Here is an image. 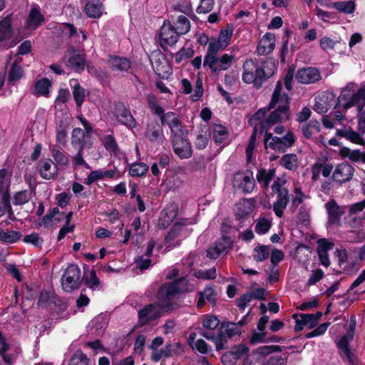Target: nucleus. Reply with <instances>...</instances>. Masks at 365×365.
Wrapping results in <instances>:
<instances>
[{
  "label": "nucleus",
  "mask_w": 365,
  "mask_h": 365,
  "mask_svg": "<svg viewBox=\"0 0 365 365\" xmlns=\"http://www.w3.org/2000/svg\"><path fill=\"white\" fill-rule=\"evenodd\" d=\"M228 137L227 129L220 124L213 125V138L215 143L218 145L225 143Z\"/></svg>",
  "instance_id": "58836bf2"
},
{
  "label": "nucleus",
  "mask_w": 365,
  "mask_h": 365,
  "mask_svg": "<svg viewBox=\"0 0 365 365\" xmlns=\"http://www.w3.org/2000/svg\"><path fill=\"white\" fill-rule=\"evenodd\" d=\"M148 165L144 163H134L130 165L129 175L132 177H141L148 171Z\"/></svg>",
  "instance_id": "49530a36"
},
{
  "label": "nucleus",
  "mask_w": 365,
  "mask_h": 365,
  "mask_svg": "<svg viewBox=\"0 0 365 365\" xmlns=\"http://www.w3.org/2000/svg\"><path fill=\"white\" fill-rule=\"evenodd\" d=\"M65 59L68 67L76 71H83L84 69L85 59L83 55L73 52L72 53H69V56H66Z\"/></svg>",
  "instance_id": "bb28decb"
},
{
  "label": "nucleus",
  "mask_w": 365,
  "mask_h": 365,
  "mask_svg": "<svg viewBox=\"0 0 365 365\" xmlns=\"http://www.w3.org/2000/svg\"><path fill=\"white\" fill-rule=\"evenodd\" d=\"M254 207L255 203L253 200H242L236 205L235 214L238 217H243L250 215Z\"/></svg>",
  "instance_id": "473e14b6"
},
{
  "label": "nucleus",
  "mask_w": 365,
  "mask_h": 365,
  "mask_svg": "<svg viewBox=\"0 0 365 365\" xmlns=\"http://www.w3.org/2000/svg\"><path fill=\"white\" fill-rule=\"evenodd\" d=\"M184 134L173 135L172 138L174 152L181 159L189 158L192 153L191 145L184 137Z\"/></svg>",
  "instance_id": "4468645a"
},
{
  "label": "nucleus",
  "mask_w": 365,
  "mask_h": 365,
  "mask_svg": "<svg viewBox=\"0 0 365 365\" xmlns=\"http://www.w3.org/2000/svg\"><path fill=\"white\" fill-rule=\"evenodd\" d=\"M92 326L96 330L104 329L108 324V319L106 314H101L96 317L92 321Z\"/></svg>",
  "instance_id": "338daca9"
},
{
  "label": "nucleus",
  "mask_w": 365,
  "mask_h": 365,
  "mask_svg": "<svg viewBox=\"0 0 365 365\" xmlns=\"http://www.w3.org/2000/svg\"><path fill=\"white\" fill-rule=\"evenodd\" d=\"M73 215L72 212H69L65 217V225L58 232V240H62L67 233L71 232L74 230V225H70V222Z\"/></svg>",
  "instance_id": "13d9d810"
},
{
  "label": "nucleus",
  "mask_w": 365,
  "mask_h": 365,
  "mask_svg": "<svg viewBox=\"0 0 365 365\" xmlns=\"http://www.w3.org/2000/svg\"><path fill=\"white\" fill-rule=\"evenodd\" d=\"M161 121L168 125L173 135L185 133V130L179 120L178 114L168 112L161 117Z\"/></svg>",
  "instance_id": "412c9836"
},
{
  "label": "nucleus",
  "mask_w": 365,
  "mask_h": 365,
  "mask_svg": "<svg viewBox=\"0 0 365 365\" xmlns=\"http://www.w3.org/2000/svg\"><path fill=\"white\" fill-rule=\"evenodd\" d=\"M115 116L122 125H124L130 130H133L137 125V123L130 110L123 105H120L117 107Z\"/></svg>",
  "instance_id": "5701e85b"
},
{
  "label": "nucleus",
  "mask_w": 365,
  "mask_h": 365,
  "mask_svg": "<svg viewBox=\"0 0 365 365\" xmlns=\"http://www.w3.org/2000/svg\"><path fill=\"white\" fill-rule=\"evenodd\" d=\"M186 277H180L170 284H164L158 292V304H151L141 309L139 319L143 324L160 316L161 309L170 311L175 304V295L179 292L188 290Z\"/></svg>",
  "instance_id": "f257e3e1"
},
{
  "label": "nucleus",
  "mask_w": 365,
  "mask_h": 365,
  "mask_svg": "<svg viewBox=\"0 0 365 365\" xmlns=\"http://www.w3.org/2000/svg\"><path fill=\"white\" fill-rule=\"evenodd\" d=\"M264 133H265L264 141L266 148H269L274 150L283 152L292 146L294 142V137L292 133H287L282 138L274 137L272 133H267V130Z\"/></svg>",
  "instance_id": "9b49d317"
},
{
  "label": "nucleus",
  "mask_w": 365,
  "mask_h": 365,
  "mask_svg": "<svg viewBox=\"0 0 365 365\" xmlns=\"http://www.w3.org/2000/svg\"><path fill=\"white\" fill-rule=\"evenodd\" d=\"M17 354V350L6 343L4 337L0 332V355L4 361V364L0 365H12Z\"/></svg>",
  "instance_id": "aec40b11"
},
{
  "label": "nucleus",
  "mask_w": 365,
  "mask_h": 365,
  "mask_svg": "<svg viewBox=\"0 0 365 365\" xmlns=\"http://www.w3.org/2000/svg\"><path fill=\"white\" fill-rule=\"evenodd\" d=\"M271 227L272 222L270 220L265 217H261L256 223L255 232L259 235H264L270 230Z\"/></svg>",
  "instance_id": "6e6d98bb"
},
{
  "label": "nucleus",
  "mask_w": 365,
  "mask_h": 365,
  "mask_svg": "<svg viewBox=\"0 0 365 365\" xmlns=\"http://www.w3.org/2000/svg\"><path fill=\"white\" fill-rule=\"evenodd\" d=\"M177 209L175 206L170 205L165 208L160 213L159 218V226L161 227H168L176 217Z\"/></svg>",
  "instance_id": "c85d7f7f"
},
{
  "label": "nucleus",
  "mask_w": 365,
  "mask_h": 365,
  "mask_svg": "<svg viewBox=\"0 0 365 365\" xmlns=\"http://www.w3.org/2000/svg\"><path fill=\"white\" fill-rule=\"evenodd\" d=\"M44 21V17L41 13L39 8L34 6L29 14L26 21L27 27L30 29H36Z\"/></svg>",
  "instance_id": "cd10ccee"
},
{
  "label": "nucleus",
  "mask_w": 365,
  "mask_h": 365,
  "mask_svg": "<svg viewBox=\"0 0 365 365\" xmlns=\"http://www.w3.org/2000/svg\"><path fill=\"white\" fill-rule=\"evenodd\" d=\"M274 175L275 170L274 168L268 170L260 169L258 170L256 178L261 187L263 188H267L270 181L274 179Z\"/></svg>",
  "instance_id": "f704fd0d"
},
{
  "label": "nucleus",
  "mask_w": 365,
  "mask_h": 365,
  "mask_svg": "<svg viewBox=\"0 0 365 365\" xmlns=\"http://www.w3.org/2000/svg\"><path fill=\"white\" fill-rule=\"evenodd\" d=\"M179 35H183L187 34L190 29V24L189 20L185 16L180 15L178 17L175 23V27H174Z\"/></svg>",
  "instance_id": "de8ad7c7"
},
{
  "label": "nucleus",
  "mask_w": 365,
  "mask_h": 365,
  "mask_svg": "<svg viewBox=\"0 0 365 365\" xmlns=\"http://www.w3.org/2000/svg\"><path fill=\"white\" fill-rule=\"evenodd\" d=\"M31 197V192L29 190H23L16 192L14 196L13 203L14 205H24L29 202Z\"/></svg>",
  "instance_id": "052dcab7"
},
{
  "label": "nucleus",
  "mask_w": 365,
  "mask_h": 365,
  "mask_svg": "<svg viewBox=\"0 0 365 365\" xmlns=\"http://www.w3.org/2000/svg\"><path fill=\"white\" fill-rule=\"evenodd\" d=\"M320 71L315 67H307L298 70V83L303 84L315 83L320 81Z\"/></svg>",
  "instance_id": "a211bd4d"
},
{
  "label": "nucleus",
  "mask_w": 365,
  "mask_h": 365,
  "mask_svg": "<svg viewBox=\"0 0 365 365\" xmlns=\"http://www.w3.org/2000/svg\"><path fill=\"white\" fill-rule=\"evenodd\" d=\"M225 48V46L220 43L216 38H212L208 41L207 50L205 57L217 56L220 51H224Z\"/></svg>",
  "instance_id": "37998d69"
},
{
  "label": "nucleus",
  "mask_w": 365,
  "mask_h": 365,
  "mask_svg": "<svg viewBox=\"0 0 365 365\" xmlns=\"http://www.w3.org/2000/svg\"><path fill=\"white\" fill-rule=\"evenodd\" d=\"M11 34V18L6 16L0 21V41L4 40Z\"/></svg>",
  "instance_id": "5fc2aeb1"
},
{
  "label": "nucleus",
  "mask_w": 365,
  "mask_h": 365,
  "mask_svg": "<svg viewBox=\"0 0 365 365\" xmlns=\"http://www.w3.org/2000/svg\"><path fill=\"white\" fill-rule=\"evenodd\" d=\"M269 319V317H267L266 315H263L259 319V321L257 324V329L259 330V332L258 333L255 332L253 334V335L250 339L251 344H255L257 342H262V332L264 330L265 326H266L267 323L268 322Z\"/></svg>",
  "instance_id": "a18cd8bd"
},
{
  "label": "nucleus",
  "mask_w": 365,
  "mask_h": 365,
  "mask_svg": "<svg viewBox=\"0 0 365 365\" xmlns=\"http://www.w3.org/2000/svg\"><path fill=\"white\" fill-rule=\"evenodd\" d=\"M334 98L331 92L325 91L319 93L315 98L314 110L319 113H327L331 107Z\"/></svg>",
  "instance_id": "f3484780"
},
{
  "label": "nucleus",
  "mask_w": 365,
  "mask_h": 365,
  "mask_svg": "<svg viewBox=\"0 0 365 365\" xmlns=\"http://www.w3.org/2000/svg\"><path fill=\"white\" fill-rule=\"evenodd\" d=\"M11 173L6 169L0 170V190L6 192L10 185Z\"/></svg>",
  "instance_id": "680f3d73"
},
{
  "label": "nucleus",
  "mask_w": 365,
  "mask_h": 365,
  "mask_svg": "<svg viewBox=\"0 0 365 365\" xmlns=\"http://www.w3.org/2000/svg\"><path fill=\"white\" fill-rule=\"evenodd\" d=\"M66 215L63 212H61L58 207H54L43 217L42 222L46 227H51L62 221L63 219L65 220Z\"/></svg>",
  "instance_id": "7c9ffc66"
},
{
  "label": "nucleus",
  "mask_w": 365,
  "mask_h": 365,
  "mask_svg": "<svg viewBox=\"0 0 365 365\" xmlns=\"http://www.w3.org/2000/svg\"><path fill=\"white\" fill-rule=\"evenodd\" d=\"M179 36L169 21H164L159 34L162 46L174 45L178 41Z\"/></svg>",
  "instance_id": "dca6fc26"
},
{
  "label": "nucleus",
  "mask_w": 365,
  "mask_h": 365,
  "mask_svg": "<svg viewBox=\"0 0 365 365\" xmlns=\"http://www.w3.org/2000/svg\"><path fill=\"white\" fill-rule=\"evenodd\" d=\"M281 165L289 170H293L297 165V155H285L281 160Z\"/></svg>",
  "instance_id": "69168bd1"
},
{
  "label": "nucleus",
  "mask_w": 365,
  "mask_h": 365,
  "mask_svg": "<svg viewBox=\"0 0 365 365\" xmlns=\"http://www.w3.org/2000/svg\"><path fill=\"white\" fill-rule=\"evenodd\" d=\"M22 235L20 232L14 230H4L0 228V241L4 243H14L17 242Z\"/></svg>",
  "instance_id": "a19ab883"
},
{
  "label": "nucleus",
  "mask_w": 365,
  "mask_h": 365,
  "mask_svg": "<svg viewBox=\"0 0 365 365\" xmlns=\"http://www.w3.org/2000/svg\"><path fill=\"white\" fill-rule=\"evenodd\" d=\"M101 142L107 151L110 155L118 156L120 154V150L118 148L117 143L113 135H106L101 138Z\"/></svg>",
  "instance_id": "e433bc0d"
},
{
  "label": "nucleus",
  "mask_w": 365,
  "mask_h": 365,
  "mask_svg": "<svg viewBox=\"0 0 365 365\" xmlns=\"http://www.w3.org/2000/svg\"><path fill=\"white\" fill-rule=\"evenodd\" d=\"M270 253L269 246L260 245L256 247L253 250V257L257 262H262L267 259Z\"/></svg>",
  "instance_id": "603ef678"
},
{
  "label": "nucleus",
  "mask_w": 365,
  "mask_h": 365,
  "mask_svg": "<svg viewBox=\"0 0 365 365\" xmlns=\"http://www.w3.org/2000/svg\"><path fill=\"white\" fill-rule=\"evenodd\" d=\"M245 316L242 319L238 322V323L227 322L222 324L221 332L224 333L228 337H232L240 334V327L245 324Z\"/></svg>",
  "instance_id": "c756f323"
},
{
  "label": "nucleus",
  "mask_w": 365,
  "mask_h": 365,
  "mask_svg": "<svg viewBox=\"0 0 365 365\" xmlns=\"http://www.w3.org/2000/svg\"><path fill=\"white\" fill-rule=\"evenodd\" d=\"M342 158H346L353 163H365V152L359 149L351 150L344 147L340 150Z\"/></svg>",
  "instance_id": "a878e982"
},
{
  "label": "nucleus",
  "mask_w": 365,
  "mask_h": 365,
  "mask_svg": "<svg viewBox=\"0 0 365 365\" xmlns=\"http://www.w3.org/2000/svg\"><path fill=\"white\" fill-rule=\"evenodd\" d=\"M276 38L272 33H266L259 40L257 51L259 55H267L272 52L275 47Z\"/></svg>",
  "instance_id": "4be33fe9"
},
{
  "label": "nucleus",
  "mask_w": 365,
  "mask_h": 365,
  "mask_svg": "<svg viewBox=\"0 0 365 365\" xmlns=\"http://www.w3.org/2000/svg\"><path fill=\"white\" fill-rule=\"evenodd\" d=\"M113 71H126L130 67V63L128 58L119 56H111L108 61Z\"/></svg>",
  "instance_id": "c9c22d12"
},
{
  "label": "nucleus",
  "mask_w": 365,
  "mask_h": 365,
  "mask_svg": "<svg viewBox=\"0 0 365 365\" xmlns=\"http://www.w3.org/2000/svg\"><path fill=\"white\" fill-rule=\"evenodd\" d=\"M235 60V56L224 53L220 56L205 57L203 66L209 68L213 75H218L220 72L227 71Z\"/></svg>",
  "instance_id": "6e6552de"
},
{
  "label": "nucleus",
  "mask_w": 365,
  "mask_h": 365,
  "mask_svg": "<svg viewBox=\"0 0 365 365\" xmlns=\"http://www.w3.org/2000/svg\"><path fill=\"white\" fill-rule=\"evenodd\" d=\"M81 128H74L72 132V144L77 146L78 148H83V140L86 136H89Z\"/></svg>",
  "instance_id": "8fccbe9b"
},
{
  "label": "nucleus",
  "mask_w": 365,
  "mask_h": 365,
  "mask_svg": "<svg viewBox=\"0 0 365 365\" xmlns=\"http://www.w3.org/2000/svg\"><path fill=\"white\" fill-rule=\"evenodd\" d=\"M201 334L204 337H205L207 339L213 341L215 344L216 349L217 351L225 349L227 340L223 336H222V335L216 336L213 334H209L207 332H203Z\"/></svg>",
  "instance_id": "3c124183"
},
{
  "label": "nucleus",
  "mask_w": 365,
  "mask_h": 365,
  "mask_svg": "<svg viewBox=\"0 0 365 365\" xmlns=\"http://www.w3.org/2000/svg\"><path fill=\"white\" fill-rule=\"evenodd\" d=\"M294 73L295 66L292 65L284 77V83L279 81L276 84L269 107L266 108L267 110L275 108L269 115L270 123L282 122L289 118V103Z\"/></svg>",
  "instance_id": "f03ea898"
},
{
  "label": "nucleus",
  "mask_w": 365,
  "mask_h": 365,
  "mask_svg": "<svg viewBox=\"0 0 365 365\" xmlns=\"http://www.w3.org/2000/svg\"><path fill=\"white\" fill-rule=\"evenodd\" d=\"M232 34V28H226L220 31L219 36L216 39L227 48L230 44V40Z\"/></svg>",
  "instance_id": "bf43d9fd"
},
{
  "label": "nucleus",
  "mask_w": 365,
  "mask_h": 365,
  "mask_svg": "<svg viewBox=\"0 0 365 365\" xmlns=\"http://www.w3.org/2000/svg\"><path fill=\"white\" fill-rule=\"evenodd\" d=\"M145 136L151 142H157L163 136V130L157 123H149L147 125Z\"/></svg>",
  "instance_id": "72a5a7b5"
},
{
  "label": "nucleus",
  "mask_w": 365,
  "mask_h": 365,
  "mask_svg": "<svg viewBox=\"0 0 365 365\" xmlns=\"http://www.w3.org/2000/svg\"><path fill=\"white\" fill-rule=\"evenodd\" d=\"M365 134V110H358L357 114V131L350 126H344L337 129L336 135L338 137L344 138L352 143L364 145L365 140L363 135Z\"/></svg>",
  "instance_id": "0eeeda50"
},
{
  "label": "nucleus",
  "mask_w": 365,
  "mask_h": 365,
  "mask_svg": "<svg viewBox=\"0 0 365 365\" xmlns=\"http://www.w3.org/2000/svg\"><path fill=\"white\" fill-rule=\"evenodd\" d=\"M215 0H200V5L197 8V12L199 14H206L211 11L213 9Z\"/></svg>",
  "instance_id": "774afa93"
},
{
  "label": "nucleus",
  "mask_w": 365,
  "mask_h": 365,
  "mask_svg": "<svg viewBox=\"0 0 365 365\" xmlns=\"http://www.w3.org/2000/svg\"><path fill=\"white\" fill-rule=\"evenodd\" d=\"M21 61V59L18 57L12 64L9 73V81L10 82L14 83L22 77L23 71L21 67L19 66Z\"/></svg>",
  "instance_id": "c03bdc74"
},
{
  "label": "nucleus",
  "mask_w": 365,
  "mask_h": 365,
  "mask_svg": "<svg viewBox=\"0 0 365 365\" xmlns=\"http://www.w3.org/2000/svg\"><path fill=\"white\" fill-rule=\"evenodd\" d=\"M40 175L46 180L53 179L58 173V168L51 159H43L38 163Z\"/></svg>",
  "instance_id": "b1692460"
},
{
  "label": "nucleus",
  "mask_w": 365,
  "mask_h": 365,
  "mask_svg": "<svg viewBox=\"0 0 365 365\" xmlns=\"http://www.w3.org/2000/svg\"><path fill=\"white\" fill-rule=\"evenodd\" d=\"M303 325L308 326L309 328L314 327L316 326V319H314V314H298V331L302 329V326Z\"/></svg>",
  "instance_id": "09e8293b"
},
{
  "label": "nucleus",
  "mask_w": 365,
  "mask_h": 365,
  "mask_svg": "<svg viewBox=\"0 0 365 365\" xmlns=\"http://www.w3.org/2000/svg\"><path fill=\"white\" fill-rule=\"evenodd\" d=\"M51 155L54 160L60 165H67L69 163V158L64 153L63 149L57 145H53L51 148Z\"/></svg>",
  "instance_id": "ea45409f"
},
{
  "label": "nucleus",
  "mask_w": 365,
  "mask_h": 365,
  "mask_svg": "<svg viewBox=\"0 0 365 365\" xmlns=\"http://www.w3.org/2000/svg\"><path fill=\"white\" fill-rule=\"evenodd\" d=\"M88 359L81 350H77L71 359L70 365H88Z\"/></svg>",
  "instance_id": "e2e57ef3"
},
{
  "label": "nucleus",
  "mask_w": 365,
  "mask_h": 365,
  "mask_svg": "<svg viewBox=\"0 0 365 365\" xmlns=\"http://www.w3.org/2000/svg\"><path fill=\"white\" fill-rule=\"evenodd\" d=\"M73 215L72 212H69L65 217V225L58 232V240H62L67 233L71 232L74 230V225H70V222Z\"/></svg>",
  "instance_id": "4d7b16f0"
},
{
  "label": "nucleus",
  "mask_w": 365,
  "mask_h": 365,
  "mask_svg": "<svg viewBox=\"0 0 365 365\" xmlns=\"http://www.w3.org/2000/svg\"><path fill=\"white\" fill-rule=\"evenodd\" d=\"M220 324V320L212 315H207L202 322V326L205 329L213 330L216 329Z\"/></svg>",
  "instance_id": "0e129e2a"
},
{
  "label": "nucleus",
  "mask_w": 365,
  "mask_h": 365,
  "mask_svg": "<svg viewBox=\"0 0 365 365\" xmlns=\"http://www.w3.org/2000/svg\"><path fill=\"white\" fill-rule=\"evenodd\" d=\"M274 73V63L267 61L261 67L252 59L245 61L242 66V79L244 83L253 84L255 88L261 87L263 81Z\"/></svg>",
  "instance_id": "7ed1b4c3"
},
{
  "label": "nucleus",
  "mask_w": 365,
  "mask_h": 365,
  "mask_svg": "<svg viewBox=\"0 0 365 365\" xmlns=\"http://www.w3.org/2000/svg\"><path fill=\"white\" fill-rule=\"evenodd\" d=\"M267 113V110L266 108H260L249 120L250 125L253 127V133L246 148L247 162H250L252 160V155L255 148L257 133H263L276 123L269 122V116L266 118Z\"/></svg>",
  "instance_id": "423d86ee"
},
{
  "label": "nucleus",
  "mask_w": 365,
  "mask_h": 365,
  "mask_svg": "<svg viewBox=\"0 0 365 365\" xmlns=\"http://www.w3.org/2000/svg\"><path fill=\"white\" fill-rule=\"evenodd\" d=\"M354 168L348 163L338 165L333 172V179L339 183H344L351 180Z\"/></svg>",
  "instance_id": "6ab92c4d"
},
{
  "label": "nucleus",
  "mask_w": 365,
  "mask_h": 365,
  "mask_svg": "<svg viewBox=\"0 0 365 365\" xmlns=\"http://www.w3.org/2000/svg\"><path fill=\"white\" fill-rule=\"evenodd\" d=\"M332 6L339 12L346 14H351L354 13L356 9L354 1L351 0L334 2L333 3Z\"/></svg>",
  "instance_id": "4c0bfd02"
},
{
  "label": "nucleus",
  "mask_w": 365,
  "mask_h": 365,
  "mask_svg": "<svg viewBox=\"0 0 365 365\" xmlns=\"http://www.w3.org/2000/svg\"><path fill=\"white\" fill-rule=\"evenodd\" d=\"M329 224H338L344 210L338 206L335 201L331 200L325 204Z\"/></svg>",
  "instance_id": "393cba45"
},
{
  "label": "nucleus",
  "mask_w": 365,
  "mask_h": 365,
  "mask_svg": "<svg viewBox=\"0 0 365 365\" xmlns=\"http://www.w3.org/2000/svg\"><path fill=\"white\" fill-rule=\"evenodd\" d=\"M81 271L76 264H70L66 269L61 279L62 288L67 292L78 289L81 285Z\"/></svg>",
  "instance_id": "9d476101"
},
{
  "label": "nucleus",
  "mask_w": 365,
  "mask_h": 365,
  "mask_svg": "<svg viewBox=\"0 0 365 365\" xmlns=\"http://www.w3.org/2000/svg\"><path fill=\"white\" fill-rule=\"evenodd\" d=\"M285 180L282 178H277L272 185V190L274 193H278L277 200L274 202L273 208L277 216L281 217L283 215V210L286 208L289 202L288 190L283 187Z\"/></svg>",
  "instance_id": "1a4fd4ad"
},
{
  "label": "nucleus",
  "mask_w": 365,
  "mask_h": 365,
  "mask_svg": "<svg viewBox=\"0 0 365 365\" xmlns=\"http://www.w3.org/2000/svg\"><path fill=\"white\" fill-rule=\"evenodd\" d=\"M163 349L165 358L170 357L174 354H179L183 350L182 346L179 342L168 343Z\"/></svg>",
  "instance_id": "864d4df0"
},
{
  "label": "nucleus",
  "mask_w": 365,
  "mask_h": 365,
  "mask_svg": "<svg viewBox=\"0 0 365 365\" xmlns=\"http://www.w3.org/2000/svg\"><path fill=\"white\" fill-rule=\"evenodd\" d=\"M51 83L48 78H41L35 83L34 92L37 95L48 96Z\"/></svg>",
  "instance_id": "79ce46f5"
},
{
  "label": "nucleus",
  "mask_w": 365,
  "mask_h": 365,
  "mask_svg": "<svg viewBox=\"0 0 365 365\" xmlns=\"http://www.w3.org/2000/svg\"><path fill=\"white\" fill-rule=\"evenodd\" d=\"M356 326V322L355 317H352L346 334L342 336L336 344L341 356L349 362H352V354L350 351L349 344L354 338Z\"/></svg>",
  "instance_id": "f8f14e48"
},
{
  "label": "nucleus",
  "mask_w": 365,
  "mask_h": 365,
  "mask_svg": "<svg viewBox=\"0 0 365 365\" xmlns=\"http://www.w3.org/2000/svg\"><path fill=\"white\" fill-rule=\"evenodd\" d=\"M190 232L185 224L175 223L165 239L168 247L171 248L180 245V242L190 235Z\"/></svg>",
  "instance_id": "ddd939ff"
},
{
  "label": "nucleus",
  "mask_w": 365,
  "mask_h": 365,
  "mask_svg": "<svg viewBox=\"0 0 365 365\" xmlns=\"http://www.w3.org/2000/svg\"><path fill=\"white\" fill-rule=\"evenodd\" d=\"M356 87V83L350 82L342 88L338 102L343 109L347 110L356 106L358 110H361L365 106V84Z\"/></svg>",
  "instance_id": "20e7f679"
},
{
  "label": "nucleus",
  "mask_w": 365,
  "mask_h": 365,
  "mask_svg": "<svg viewBox=\"0 0 365 365\" xmlns=\"http://www.w3.org/2000/svg\"><path fill=\"white\" fill-rule=\"evenodd\" d=\"M85 11L89 17L98 19L103 14V4L98 0H90L85 6Z\"/></svg>",
  "instance_id": "2f4dec72"
},
{
  "label": "nucleus",
  "mask_w": 365,
  "mask_h": 365,
  "mask_svg": "<svg viewBox=\"0 0 365 365\" xmlns=\"http://www.w3.org/2000/svg\"><path fill=\"white\" fill-rule=\"evenodd\" d=\"M233 185L234 187L244 192H251L255 186L252 173L247 171L245 173H236L234 176Z\"/></svg>",
  "instance_id": "2eb2a0df"
},
{
  "label": "nucleus",
  "mask_w": 365,
  "mask_h": 365,
  "mask_svg": "<svg viewBox=\"0 0 365 365\" xmlns=\"http://www.w3.org/2000/svg\"><path fill=\"white\" fill-rule=\"evenodd\" d=\"M356 87V83L350 82L342 88L338 102L343 109L347 110L356 106L358 110H361L365 106V84Z\"/></svg>",
  "instance_id": "39448f33"
}]
</instances>
